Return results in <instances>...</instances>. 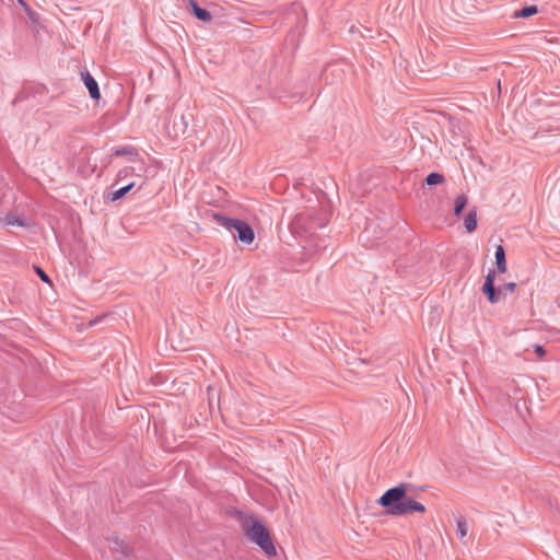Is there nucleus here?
I'll return each instance as SVG.
<instances>
[{
	"label": "nucleus",
	"mask_w": 560,
	"mask_h": 560,
	"mask_svg": "<svg viewBox=\"0 0 560 560\" xmlns=\"http://www.w3.org/2000/svg\"><path fill=\"white\" fill-rule=\"evenodd\" d=\"M108 546L114 553H118L119 557H126L129 553V547L124 539H119L116 536L107 538Z\"/></svg>",
	"instance_id": "obj_7"
},
{
	"label": "nucleus",
	"mask_w": 560,
	"mask_h": 560,
	"mask_svg": "<svg viewBox=\"0 0 560 560\" xmlns=\"http://www.w3.org/2000/svg\"><path fill=\"white\" fill-rule=\"evenodd\" d=\"M534 351H535V353H536L539 358L544 357V355H545V353H546V351H545L544 347H542V346H540V345H535V346H534Z\"/></svg>",
	"instance_id": "obj_21"
},
{
	"label": "nucleus",
	"mask_w": 560,
	"mask_h": 560,
	"mask_svg": "<svg viewBox=\"0 0 560 560\" xmlns=\"http://www.w3.org/2000/svg\"><path fill=\"white\" fill-rule=\"evenodd\" d=\"M133 170L130 168V167H125L122 170H120L117 174V180H122L125 179L129 174H131Z\"/></svg>",
	"instance_id": "obj_20"
},
{
	"label": "nucleus",
	"mask_w": 560,
	"mask_h": 560,
	"mask_svg": "<svg viewBox=\"0 0 560 560\" xmlns=\"http://www.w3.org/2000/svg\"><path fill=\"white\" fill-rule=\"evenodd\" d=\"M495 280V271L493 269L489 270L488 275L485 278V282L482 285V292L487 296L488 301L491 304H495L501 300V290H497L494 287Z\"/></svg>",
	"instance_id": "obj_5"
},
{
	"label": "nucleus",
	"mask_w": 560,
	"mask_h": 560,
	"mask_svg": "<svg viewBox=\"0 0 560 560\" xmlns=\"http://www.w3.org/2000/svg\"><path fill=\"white\" fill-rule=\"evenodd\" d=\"M538 12V8L536 5H527L520 10L514 11L513 18L515 19H527L535 15Z\"/></svg>",
	"instance_id": "obj_11"
},
{
	"label": "nucleus",
	"mask_w": 560,
	"mask_h": 560,
	"mask_svg": "<svg viewBox=\"0 0 560 560\" xmlns=\"http://www.w3.org/2000/svg\"><path fill=\"white\" fill-rule=\"evenodd\" d=\"M245 535L248 539L259 546L268 557H275L277 555V550L271 540L268 528L259 521L254 520Z\"/></svg>",
	"instance_id": "obj_4"
},
{
	"label": "nucleus",
	"mask_w": 560,
	"mask_h": 560,
	"mask_svg": "<svg viewBox=\"0 0 560 560\" xmlns=\"http://www.w3.org/2000/svg\"><path fill=\"white\" fill-rule=\"evenodd\" d=\"M214 221L229 231L235 241L249 245L254 242L255 233L253 228L244 220L228 218L213 213Z\"/></svg>",
	"instance_id": "obj_3"
},
{
	"label": "nucleus",
	"mask_w": 560,
	"mask_h": 560,
	"mask_svg": "<svg viewBox=\"0 0 560 560\" xmlns=\"http://www.w3.org/2000/svg\"><path fill=\"white\" fill-rule=\"evenodd\" d=\"M467 205V197L465 195H459L456 197L454 202V214L459 217L463 212L464 208Z\"/></svg>",
	"instance_id": "obj_15"
},
{
	"label": "nucleus",
	"mask_w": 560,
	"mask_h": 560,
	"mask_svg": "<svg viewBox=\"0 0 560 560\" xmlns=\"http://www.w3.org/2000/svg\"><path fill=\"white\" fill-rule=\"evenodd\" d=\"M456 534L460 539L467 535V523L464 516L456 518Z\"/></svg>",
	"instance_id": "obj_16"
},
{
	"label": "nucleus",
	"mask_w": 560,
	"mask_h": 560,
	"mask_svg": "<svg viewBox=\"0 0 560 560\" xmlns=\"http://www.w3.org/2000/svg\"><path fill=\"white\" fill-rule=\"evenodd\" d=\"M34 269L42 281H44L46 283H50V279H49L48 275L40 267L34 266Z\"/></svg>",
	"instance_id": "obj_18"
},
{
	"label": "nucleus",
	"mask_w": 560,
	"mask_h": 560,
	"mask_svg": "<svg viewBox=\"0 0 560 560\" xmlns=\"http://www.w3.org/2000/svg\"><path fill=\"white\" fill-rule=\"evenodd\" d=\"M84 85L86 86L90 97L97 101L101 97V92L96 80L89 71L81 72Z\"/></svg>",
	"instance_id": "obj_6"
},
{
	"label": "nucleus",
	"mask_w": 560,
	"mask_h": 560,
	"mask_svg": "<svg viewBox=\"0 0 560 560\" xmlns=\"http://www.w3.org/2000/svg\"><path fill=\"white\" fill-rule=\"evenodd\" d=\"M409 485L400 483L396 487L387 489L377 500V503L387 510V513L395 516L409 515L415 512L424 513L425 506L407 497V488Z\"/></svg>",
	"instance_id": "obj_1"
},
{
	"label": "nucleus",
	"mask_w": 560,
	"mask_h": 560,
	"mask_svg": "<svg viewBox=\"0 0 560 560\" xmlns=\"http://www.w3.org/2000/svg\"><path fill=\"white\" fill-rule=\"evenodd\" d=\"M516 288V284L514 282H508L505 284H503L502 288H500L499 290H501V294L504 292V294H506L508 292L512 293L514 292Z\"/></svg>",
	"instance_id": "obj_19"
},
{
	"label": "nucleus",
	"mask_w": 560,
	"mask_h": 560,
	"mask_svg": "<svg viewBox=\"0 0 560 560\" xmlns=\"http://www.w3.org/2000/svg\"><path fill=\"white\" fill-rule=\"evenodd\" d=\"M112 156H128L133 162L139 156L138 150L131 145L115 147L112 149Z\"/></svg>",
	"instance_id": "obj_8"
},
{
	"label": "nucleus",
	"mask_w": 560,
	"mask_h": 560,
	"mask_svg": "<svg viewBox=\"0 0 560 560\" xmlns=\"http://www.w3.org/2000/svg\"><path fill=\"white\" fill-rule=\"evenodd\" d=\"M329 221V213L324 210L298 213L291 221V230L301 237H308L317 229H323Z\"/></svg>",
	"instance_id": "obj_2"
},
{
	"label": "nucleus",
	"mask_w": 560,
	"mask_h": 560,
	"mask_svg": "<svg viewBox=\"0 0 560 560\" xmlns=\"http://www.w3.org/2000/svg\"><path fill=\"white\" fill-rule=\"evenodd\" d=\"M135 185H136V183L131 182V183L118 188L117 190L113 191L112 197H110L112 201L122 198L127 192H129L135 187Z\"/></svg>",
	"instance_id": "obj_14"
},
{
	"label": "nucleus",
	"mask_w": 560,
	"mask_h": 560,
	"mask_svg": "<svg viewBox=\"0 0 560 560\" xmlns=\"http://www.w3.org/2000/svg\"><path fill=\"white\" fill-rule=\"evenodd\" d=\"M465 229L468 233H471L477 228V214L476 211L471 210L467 213L464 220Z\"/></svg>",
	"instance_id": "obj_12"
},
{
	"label": "nucleus",
	"mask_w": 560,
	"mask_h": 560,
	"mask_svg": "<svg viewBox=\"0 0 560 560\" xmlns=\"http://www.w3.org/2000/svg\"><path fill=\"white\" fill-rule=\"evenodd\" d=\"M495 265L499 272H505L506 271V258H505V250L502 245H498L495 247Z\"/></svg>",
	"instance_id": "obj_10"
},
{
	"label": "nucleus",
	"mask_w": 560,
	"mask_h": 560,
	"mask_svg": "<svg viewBox=\"0 0 560 560\" xmlns=\"http://www.w3.org/2000/svg\"><path fill=\"white\" fill-rule=\"evenodd\" d=\"M7 225L26 226V222L16 213L9 212L4 218Z\"/></svg>",
	"instance_id": "obj_13"
},
{
	"label": "nucleus",
	"mask_w": 560,
	"mask_h": 560,
	"mask_svg": "<svg viewBox=\"0 0 560 560\" xmlns=\"http://www.w3.org/2000/svg\"><path fill=\"white\" fill-rule=\"evenodd\" d=\"M189 5L191 8L192 14L198 20H200L202 22H210L211 21V19H212L211 13L208 10H206L203 8H200L196 0H189Z\"/></svg>",
	"instance_id": "obj_9"
},
{
	"label": "nucleus",
	"mask_w": 560,
	"mask_h": 560,
	"mask_svg": "<svg viewBox=\"0 0 560 560\" xmlns=\"http://www.w3.org/2000/svg\"><path fill=\"white\" fill-rule=\"evenodd\" d=\"M443 182H444V176L436 172L430 173L424 179V183L428 186H434L438 184H442Z\"/></svg>",
	"instance_id": "obj_17"
}]
</instances>
